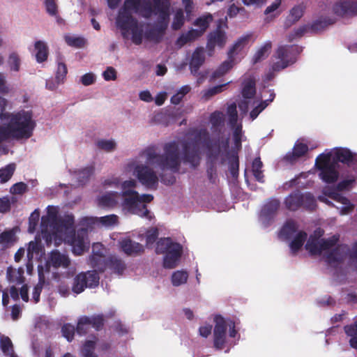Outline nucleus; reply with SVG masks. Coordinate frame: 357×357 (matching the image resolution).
I'll list each match as a JSON object with an SVG mask.
<instances>
[{"mask_svg": "<svg viewBox=\"0 0 357 357\" xmlns=\"http://www.w3.org/2000/svg\"><path fill=\"white\" fill-rule=\"evenodd\" d=\"M202 142L207 151V157L210 160L207 162L206 174L209 181L214 184L218 179L215 161L218 158L222 149L227 151L229 146V138L211 139L208 130L202 128L197 130L192 140L183 144V161L189 164L192 168L197 167L201 161L199 144Z\"/></svg>", "mask_w": 357, "mask_h": 357, "instance_id": "nucleus-1", "label": "nucleus"}, {"mask_svg": "<svg viewBox=\"0 0 357 357\" xmlns=\"http://www.w3.org/2000/svg\"><path fill=\"white\" fill-rule=\"evenodd\" d=\"M5 106L3 105L1 108L0 119H9V122L3 125L8 139L20 140L30 138L36 126L32 112L20 110L16 113H4Z\"/></svg>", "mask_w": 357, "mask_h": 357, "instance_id": "nucleus-2", "label": "nucleus"}, {"mask_svg": "<svg viewBox=\"0 0 357 357\" xmlns=\"http://www.w3.org/2000/svg\"><path fill=\"white\" fill-rule=\"evenodd\" d=\"M165 153L159 155L155 147H148L143 151L146 156V162L149 164H157L162 169H170L172 172H178L180 168V158L178 146L176 142L165 144L164 146Z\"/></svg>", "mask_w": 357, "mask_h": 357, "instance_id": "nucleus-3", "label": "nucleus"}, {"mask_svg": "<svg viewBox=\"0 0 357 357\" xmlns=\"http://www.w3.org/2000/svg\"><path fill=\"white\" fill-rule=\"evenodd\" d=\"M121 195L123 198L121 206L123 210L141 218L151 220L152 215L146 204L150 203L153 199L152 195H139L137 191L126 190L122 191Z\"/></svg>", "mask_w": 357, "mask_h": 357, "instance_id": "nucleus-4", "label": "nucleus"}, {"mask_svg": "<svg viewBox=\"0 0 357 357\" xmlns=\"http://www.w3.org/2000/svg\"><path fill=\"white\" fill-rule=\"evenodd\" d=\"M116 25L120 29L124 39H128L130 33L132 42L135 45L142 44L143 29L139 26L138 20L132 16V12L119 9L116 18Z\"/></svg>", "mask_w": 357, "mask_h": 357, "instance_id": "nucleus-5", "label": "nucleus"}, {"mask_svg": "<svg viewBox=\"0 0 357 357\" xmlns=\"http://www.w3.org/2000/svg\"><path fill=\"white\" fill-rule=\"evenodd\" d=\"M155 252L165 254L163 266L172 269L177 266L183 253V247L180 243L173 242L170 238H162L156 243Z\"/></svg>", "mask_w": 357, "mask_h": 357, "instance_id": "nucleus-6", "label": "nucleus"}, {"mask_svg": "<svg viewBox=\"0 0 357 357\" xmlns=\"http://www.w3.org/2000/svg\"><path fill=\"white\" fill-rule=\"evenodd\" d=\"M315 166L319 171L320 178L326 183H335L339 177L335 162H332V152L319 155L315 160Z\"/></svg>", "mask_w": 357, "mask_h": 357, "instance_id": "nucleus-7", "label": "nucleus"}, {"mask_svg": "<svg viewBox=\"0 0 357 357\" xmlns=\"http://www.w3.org/2000/svg\"><path fill=\"white\" fill-rule=\"evenodd\" d=\"M285 207L291 211H296L303 207L306 210L313 211L317 207L314 197L310 192L302 193L296 190L290 193L284 199Z\"/></svg>", "mask_w": 357, "mask_h": 357, "instance_id": "nucleus-8", "label": "nucleus"}, {"mask_svg": "<svg viewBox=\"0 0 357 357\" xmlns=\"http://www.w3.org/2000/svg\"><path fill=\"white\" fill-rule=\"evenodd\" d=\"M299 54L297 45H282L278 47L273 57L278 59L273 62L271 69L273 72H279L294 63Z\"/></svg>", "mask_w": 357, "mask_h": 357, "instance_id": "nucleus-9", "label": "nucleus"}, {"mask_svg": "<svg viewBox=\"0 0 357 357\" xmlns=\"http://www.w3.org/2000/svg\"><path fill=\"white\" fill-rule=\"evenodd\" d=\"M319 236L321 234L318 236L311 235L305 244V248L311 255H321L323 251L334 247L339 241L338 235L321 239H319Z\"/></svg>", "mask_w": 357, "mask_h": 357, "instance_id": "nucleus-10", "label": "nucleus"}, {"mask_svg": "<svg viewBox=\"0 0 357 357\" xmlns=\"http://www.w3.org/2000/svg\"><path fill=\"white\" fill-rule=\"evenodd\" d=\"M99 275L95 271L80 273L74 278L73 291L80 294L87 287L94 288L99 284Z\"/></svg>", "mask_w": 357, "mask_h": 357, "instance_id": "nucleus-11", "label": "nucleus"}, {"mask_svg": "<svg viewBox=\"0 0 357 357\" xmlns=\"http://www.w3.org/2000/svg\"><path fill=\"white\" fill-rule=\"evenodd\" d=\"M250 36H245L238 38L228 52L230 61H224L212 74L213 79L219 78L225 75L232 68V58L234 54H237L248 43Z\"/></svg>", "mask_w": 357, "mask_h": 357, "instance_id": "nucleus-12", "label": "nucleus"}, {"mask_svg": "<svg viewBox=\"0 0 357 357\" xmlns=\"http://www.w3.org/2000/svg\"><path fill=\"white\" fill-rule=\"evenodd\" d=\"M134 173L143 185L148 188H156L158 177L153 169L146 165H137L134 169Z\"/></svg>", "mask_w": 357, "mask_h": 357, "instance_id": "nucleus-13", "label": "nucleus"}, {"mask_svg": "<svg viewBox=\"0 0 357 357\" xmlns=\"http://www.w3.org/2000/svg\"><path fill=\"white\" fill-rule=\"evenodd\" d=\"M120 9L133 11L146 19L150 18L153 14L152 3L150 0H125Z\"/></svg>", "mask_w": 357, "mask_h": 357, "instance_id": "nucleus-14", "label": "nucleus"}, {"mask_svg": "<svg viewBox=\"0 0 357 357\" xmlns=\"http://www.w3.org/2000/svg\"><path fill=\"white\" fill-rule=\"evenodd\" d=\"M214 321L215 324L213 330V344L214 347L220 350L224 348L225 344L227 326L221 315H216Z\"/></svg>", "mask_w": 357, "mask_h": 357, "instance_id": "nucleus-15", "label": "nucleus"}, {"mask_svg": "<svg viewBox=\"0 0 357 357\" xmlns=\"http://www.w3.org/2000/svg\"><path fill=\"white\" fill-rule=\"evenodd\" d=\"M349 251L348 245H338L326 255L325 260L330 265L341 264L348 256Z\"/></svg>", "mask_w": 357, "mask_h": 357, "instance_id": "nucleus-16", "label": "nucleus"}, {"mask_svg": "<svg viewBox=\"0 0 357 357\" xmlns=\"http://www.w3.org/2000/svg\"><path fill=\"white\" fill-rule=\"evenodd\" d=\"M86 240L87 231L86 229H79L77 233L74 234L71 245L75 255H81L89 248V242Z\"/></svg>", "mask_w": 357, "mask_h": 357, "instance_id": "nucleus-17", "label": "nucleus"}, {"mask_svg": "<svg viewBox=\"0 0 357 357\" xmlns=\"http://www.w3.org/2000/svg\"><path fill=\"white\" fill-rule=\"evenodd\" d=\"M333 10L339 16L357 15V1H340L333 6Z\"/></svg>", "mask_w": 357, "mask_h": 357, "instance_id": "nucleus-18", "label": "nucleus"}, {"mask_svg": "<svg viewBox=\"0 0 357 357\" xmlns=\"http://www.w3.org/2000/svg\"><path fill=\"white\" fill-rule=\"evenodd\" d=\"M167 25L168 21H165L158 19V22L156 26L153 28L147 30L145 32V38L147 40L153 41L155 43H160L164 36L165 30L167 28Z\"/></svg>", "mask_w": 357, "mask_h": 357, "instance_id": "nucleus-19", "label": "nucleus"}, {"mask_svg": "<svg viewBox=\"0 0 357 357\" xmlns=\"http://www.w3.org/2000/svg\"><path fill=\"white\" fill-rule=\"evenodd\" d=\"M227 41V36L224 31L218 27L208 36L206 47L209 52H213L215 47H223Z\"/></svg>", "mask_w": 357, "mask_h": 357, "instance_id": "nucleus-20", "label": "nucleus"}, {"mask_svg": "<svg viewBox=\"0 0 357 357\" xmlns=\"http://www.w3.org/2000/svg\"><path fill=\"white\" fill-rule=\"evenodd\" d=\"M120 247L128 256H138L144 252V246L141 243L129 238H126L120 241Z\"/></svg>", "mask_w": 357, "mask_h": 357, "instance_id": "nucleus-21", "label": "nucleus"}, {"mask_svg": "<svg viewBox=\"0 0 357 357\" xmlns=\"http://www.w3.org/2000/svg\"><path fill=\"white\" fill-rule=\"evenodd\" d=\"M105 257V248L100 243H96L92 246V255L90 257L91 265L97 268L100 272H104L105 268L101 267V261Z\"/></svg>", "mask_w": 357, "mask_h": 357, "instance_id": "nucleus-22", "label": "nucleus"}, {"mask_svg": "<svg viewBox=\"0 0 357 357\" xmlns=\"http://www.w3.org/2000/svg\"><path fill=\"white\" fill-rule=\"evenodd\" d=\"M308 146L303 143H296L291 152H288L283 158V160L293 165L296 163L299 158L304 156L308 152Z\"/></svg>", "mask_w": 357, "mask_h": 357, "instance_id": "nucleus-23", "label": "nucleus"}, {"mask_svg": "<svg viewBox=\"0 0 357 357\" xmlns=\"http://www.w3.org/2000/svg\"><path fill=\"white\" fill-rule=\"evenodd\" d=\"M205 61L204 49L202 47H197L193 52L190 61V69L193 75H197L200 67Z\"/></svg>", "mask_w": 357, "mask_h": 357, "instance_id": "nucleus-24", "label": "nucleus"}, {"mask_svg": "<svg viewBox=\"0 0 357 357\" xmlns=\"http://www.w3.org/2000/svg\"><path fill=\"white\" fill-rule=\"evenodd\" d=\"M101 267L107 266L114 273L121 275L126 268V264L124 261L116 256H109L107 258L105 262V265Z\"/></svg>", "mask_w": 357, "mask_h": 357, "instance_id": "nucleus-25", "label": "nucleus"}, {"mask_svg": "<svg viewBox=\"0 0 357 357\" xmlns=\"http://www.w3.org/2000/svg\"><path fill=\"white\" fill-rule=\"evenodd\" d=\"M120 194L118 192H109L98 198V205L103 208H113L119 202Z\"/></svg>", "mask_w": 357, "mask_h": 357, "instance_id": "nucleus-26", "label": "nucleus"}, {"mask_svg": "<svg viewBox=\"0 0 357 357\" xmlns=\"http://www.w3.org/2000/svg\"><path fill=\"white\" fill-rule=\"evenodd\" d=\"M280 205V202L278 199H270L262 207L260 217L265 220H271L278 211Z\"/></svg>", "mask_w": 357, "mask_h": 357, "instance_id": "nucleus-27", "label": "nucleus"}, {"mask_svg": "<svg viewBox=\"0 0 357 357\" xmlns=\"http://www.w3.org/2000/svg\"><path fill=\"white\" fill-rule=\"evenodd\" d=\"M241 94L245 99H251L256 94V79L254 76L248 75L242 82Z\"/></svg>", "mask_w": 357, "mask_h": 357, "instance_id": "nucleus-28", "label": "nucleus"}, {"mask_svg": "<svg viewBox=\"0 0 357 357\" xmlns=\"http://www.w3.org/2000/svg\"><path fill=\"white\" fill-rule=\"evenodd\" d=\"M47 264H51L54 268H68L70 264L67 255L61 254L59 250H52L50 253Z\"/></svg>", "mask_w": 357, "mask_h": 357, "instance_id": "nucleus-29", "label": "nucleus"}, {"mask_svg": "<svg viewBox=\"0 0 357 357\" xmlns=\"http://www.w3.org/2000/svg\"><path fill=\"white\" fill-rule=\"evenodd\" d=\"M353 160V153L347 148H335L333 153H332V162H335V165H337L338 162L348 164L352 162Z\"/></svg>", "mask_w": 357, "mask_h": 357, "instance_id": "nucleus-30", "label": "nucleus"}, {"mask_svg": "<svg viewBox=\"0 0 357 357\" xmlns=\"http://www.w3.org/2000/svg\"><path fill=\"white\" fill-rule=\"evenodd\" d=\"M153 13H159V20L168 21L169 3L168 0H153Z\"/></svg>", "mask_w": 357, "mask_h": 357, "instance_id": "nucleus-31", "label": "nucleus"}, {"mask_svg": "<svg viewBox=\"0 0 357 357\" xmlns=\"http://www.w3.org/2000/svg\"><path fill=\"white\" fill-rule=\"evenodd\" d=\"M24 268L20 267L17 269L8 266L6 271V278L10 283L17 284H22L24 281Z\"/></svg>", "mask_w": 357, "mask_h": 357, "instance_id": "nucleus-32", "label": "nucleus"}, {"mask_svg": "<svg viewBox=\"0 0 357 357\" xmlns=\"http://www.w3.org/2000/svg\"><path fill=\"white\" fill-rule=\"evenodd\" d=\"M202 36L201 31L198 29H192L185 33H182L176 40V45L178 47H182L188 43L193 42Z\"/></svg>", "mask_w": 357, "mask_h": 357, "instance_id": "nucleus-33", "label": "nucleus"}, {"mask_svg": "<svg viewBox=\"0 0 357 357\" xmlns=\"http://www.w3.org/2000/svg\"><path fill=\"white\" fill-rule=\"evenodd\" d=\"M297 229V223L293 220H288L282 226L280 236L285 240H289L294 236Z\"/></svg>", "mask_w": 357, "mask_h": 357, "instance_id": "nucleus-34", "label": "nucleus"}, {"mask_svg": "<svg viewBox=\"0 0 357 357\" xmlns=\"http://www.w3.org/2000/svg\"><path fill=\"white\" fill-rule=\"evenodd\" d=\"M36 50V59L38 63H43L47 59L48 57V47L47 44L42 41L38 40L34 45Z\"/></svg>", "mask_w": 357, "mask_h": 357, "instance_id": "nucleus-35", "label": "nucleus"}, {"mask_svg": "<svg viewBox=\"0 0 357 357\" xmlns=\"http://www.w3.org/2000/svg\"><path fill=\"white\" fill-rule=\"evenodd\" d=\"M307 234L304 231H298L289 244L294 254H296L303 245L307 239Z\"/></svg>", "mask_w": 357, "mask_h": 357, "instance_id": "nucleus-36", "label": "nucleus"}, {"mask_svg": "<svg viewBox=\"0 0 357 357\" xmlns=\"http://www.w3.org/2000/svg\"><path fill=\"white\" fill-rule=\"evenodd\" d=\"M335 22L334 19L330 17H320L315 20L310 26V29L314 32L323 31L328 25L333 24Z\"/></svg>", "mask_w": 357, "mask_h": 357, "instance_id": "nucleus-37", "label": "nucleus"}, {"mask_svg": "<svg viewBox=\"0 0 357 357\" xmlns=\"http://www.w3.org/2000/svg\"><path fill=\"white\" fill-rule=\"evenodd\" d=\"M344 330L345 333L351 337L349 340L350 346L357 349V321L353 324L345 326Z\"/></svg>", "mask_w": 357, "mask_h": 357, "instance_id": "nucleus-38", "label": "nucleus"}, {"mask_svg": "<svg viewBox=\"0 0 357 357\" xmlns=\"http://www.w3.org/2000/svg\"><path fill=\"white\" fill-rule=\"evenodd\" d=\"M45 283V278L43 272V268H41V270H38V282L34 287L33 291V300L35 303H38L40 301V296Z\"/></svg>", "mask_w": 357, "mask_h": 357, "instance_id": "nucleus-39", "label": "nucleus"}, {"mask_svg": "<svg viewBox=\"0 0 357 357\" xmlns=\"http://www.w3.org/2000/svg\"><path fill=\"white\" fill-rule=\"evenodd\" d=\"M262 167L263 163L260 158H255L252 164V174L255 179L260 183L264 182V176L261 170Z\"/></svg>", "mask_w": 357, "mask_h": 357, "instance_id": "nucleus-40", "label": "nucleus"}, {"mask_svg": "<svg viewBox=\"0 0 357 357\" xmlns=\"http://www.w3.org/2000/svg\"><path fill=\"white\" fill-rule=\"evenodd\" d=\"M305 7L302 5H298L293 7L287 17V22H289V25L298 22L303 15Z\"/></svg>", "mask_w": 357, "mask_h": 357, "instance_id": "nucleus-41", "label": "nucleus"}, {"mask_svg": "<svg viewBox=\"0 0 357 357\" xmlns=\"http://www.w3.org/2000/svg\"><path fill=\"white\" fill-rule=\"evenodd\" d=\"M229 169L233 177L238 176L239 160L237 152L232 151L229 157Z\"/></svg>", "mask_w": 357, "mask_h": 357, "instance_id": "nucleus-42", "label": "nucleus"}, {"mask_svg": "<svg viewBox=\"0 0 357 357\" xmlns=\"http://www.w3.org/2000/svg\"><path fill=\"white\" fill-rule=\"evenodd\" d=\"M271 47L272 43L271 41L265 43V44L261 47H260L254 55V63H257L260 61L264 59L266 57H267L268 55V52L271 49Z\"/></svg>", "mask_w": 357, "mask_h": 357, "instance_id": "nucleus-43", "label": "nucleus"}, {"mask_svg": "<svg viewBox=\"0 0 357 357\" xmlns=\"http://www.w3.org/2000/svg\"><path fill=\"white\" fill-rule=\"evenodd\" d=\"M213 17L211 14H208L206 15H203L198 17L194 22V25L199 26V29L198 31H201L202 36L204 33V32L208 29L210 22L212 21Z\"/></svg>", "mask_w": 357, "mask_h": 357, "instance_id": "nucleus-44", "label": "nucleus"}, {"mask_svg": "<svg viewBox=\"0 0 357 357\" xmlns=\"http://www.w3.org/2000/svg\"><path fill=\"white\" fill-rule=\"evenodd\" d=\"M188 278V273L185 271H177L172 275V283L174 286L178 287L185 284Z\"/></svg>", "mask_w": 357, "mask_h": 357, "instance_id": "nucleus-45", "label": "nucleus"}, {"mask_svg": "<svg viewBox=\"0 0 357 357\" xmlns=\"http://www.w3.org/2000/svg\"><path fill=\"white\" fill-rule=\"evenodd\" d=\"M90 327L89 317L83 316L81 317L78 320L76 326V331L80 335H86L89 332Z\"/></svg>", "mask_w": 357, "mask_h": 357, "instance_id": "nucleus-46", "label": "nucleus"}, {"mask_svg": "<svg viewBox=\"0 0 357 357\" xmlns=\"http://www.w3.org/2000/svg\"><path fill=\"white\" fill-rule=\"evenodd\" d=\"M15 169V164H9L4 168L0 169V178L1 183H3L10 180L14 174Z\"/></svg>", "mask_w": 357, "mask_h": 357, "instance_id": "nucleus-47", "label": "nucleus"}, {"mask_svg": "<svg viewBox=\"0 0 357 357\" xmlns=\"http://www.w3.org/2000/svg\"><path fill=\"white\" fill-rule=\"evenodd\" d=\"M224 121V114L221 112L215 111L210 116V122L212 125V128L215 130L223 126Z\"/></svg>", "mask_w": 357, "mask_h": 357, "instance_id": "nucleus-48", "label": "nucleus"}, {"mask_svg": "<svg viewBox=\"0 0 357 357\" xmlns=\"http://www.w3.org/2000/svg\"><path fill=\"white\" fill-rule=\"evenodd\" d=\"M68 73L66 65L61 61H57V68L56 71L55 79L57 83H63Z\"/></svg>", "mask_w": 357, "mask_h": 357, "instance_id": "nucleus-49", "label": "nucleus"}, {"mask_svg": "<svg viewBox=\"0 0 357 357\" xmlns=\"http://www.w3.org/2000/svg\"><path fill=\"white\" fill-rule=\"evenodd\" d=\"M65 41L69 46L76 48L84 47L86 45L85 38L79 36H66Z\"/></svg>", "mask_w": 357, "mask_h": 357, "instance_id": "nucleus-50", "label": "nucleus"}, {"mask_svg": "<svg viewBox=\"0 0 357 357\" xmlns=\"http://www.w3.org/2000/svg\"><path fill=\"white\" fill-rule=\"evenodd\" d=\"M185 22L183 12L182 10H178L174 17L172 24V28L174 31L181 29Z\"/></svg>", "mask_w": 357, "mask_h": 357, "instance_id": "nucleus-51", "label": "nucleus"}, {"mask_svg": "<svg viewBox=\"0 0 357 357\" xmlns=\"http://www.w3.org/2000/svg\"><path fill=\"white\" fill-rule=\"evenodd\" d=\"M105 319L102 314H96L89 317V326L94 328L97 331H100L104 326Z\"/></svg>", "mask_w": 357, "mask_h": 357, "instance_id": "nucleus-52", "label": "nucleus"}, {"mask_svg": "<svg viewBox=\"0 0 357 357\" xmlns=\"http://www.w3.org/2000/svg\"><path fill=\"white\" fill-rule=\"evenodd\" d=\"M227 113L229 116V121L231 126H234L238 121V112L235 102L231 103L227 109Z\"/></svg>", "mask_w": 357, "mask_h": 357, "instance_id": "nucleus-53", "label": "nucleus"}, {"mask_svg": "<svg viewBox=\"0 0 357 357\" xmlns=\"http://www.w3.org/2000/svg\"><path fill=\"white\" fill-rule=\"evenodd\" d=\"M97 146L107 152H110L116 149V144L112 139H101L97 142Z\"/></svg>", "mask_w": 357, "mask_h": 357, "instance_id": "nucleus-54", "label": "nucleus"}, {"mask_svg": "<svg viewBox=\"0 0 357 357\" xmlns=\"http://www.w3.org/2000/svg\"><path fill=\"white\" fill-rule=\"evenodd\" d=\"M1 347L4 354H10L11 357H14L13 343L8 337H3L1 339Z\"/></svg>", "mask_w": 357, "mask_h": 357, "instance_id": "nucleus-55", "label": "nucleus"}, {"mask_svg": "<svg viewBox=\"0 0 357 357\" xmlns=\"http://www.w3.org/2000/svg\"><path fill=\"white\" fill-rule=\"evenodd\" d=\"M75 330L76 328L72 324H65L61 328L62 335L68 342H71L74 338Z\"/></svg>", "mask_w": 357, "mask_h": 357, "instance_id": "nucleus-56", "label": "nucleus"}, {"mask_svg": "<svg viewBox=\"0 0 357 357\" xmlns=\"http://www.w3.org/2000/svg\"><path fill=\"white\" fill-rule=\"evenodd\" d=\"M94 168L92 166L84 167L78 172V180L81 183H85L93 174Z\"/></svg>", "mask_w": 357, "mask_h": 357, "instance_id": "nucleus-57", "label": "nucleus"}, {"mask_svg": "<svg viewBox=\"0 0 357 357\" xmlns=\"http://www.w3.org/2000/svg\"><path fill=\"white\" fill-rule=\"evenodd\" d=\"M8 65L11 70L19 71L20 66V59L17 54L13 52L10 54L8 60Z\"/></svg>", "mask_w": 357, "mask_h": 357, "instance_id": "nucleus-58", "label": "nucleus"}, {"mask_svg": "<svg viewBox=\"0 0 357 357\" xmlns=\"http://www.w3.org/2000/svg\"><path fill=\"white\" fill-rule=\"evenodd\" d=\"M40 218V211L38 209H35L30 215L29 218V230L33 232L38 225Z\"/></svg>", "mask_w": 357, "mask_h": 357, "instance_id": "nucleus-59", "label": "nucleus"}, {"mask_svg": "<svg viewBox=\"0 0 357 357\" xmlns=\"http://www.w3.org/2000/svg\"><path fill=\"white\" fill-rule=\"evenodd\" d=\"M158 229L155 227H153L148 230L146 234V243L147 245L153 244L158 237Z\"/></svg>", "mask_w": 357, "mask_h": 357, "instance_id": "nucleus-60", "label": "nucleus"}, {"mask_svg": "<svg viewBox=\"0 0 357 357\" xmlns=\"http://www.w3.org/2000/svg\"><path fill=\"white\" fill-rule=\"evenodd\" d=\"M27 190L28 185L23 182H19L12 185L10 192L13 195H23Z\"/></svg>", "mask_w": 357, "mask_h": 357, "instance_id": "nucleus-61", "label": "nucleus"}, {"mask_svg": "<svg viewBox=\"0 0 357 357\" xmlns=\"http://www.w3.org/2000/svg\"><path fill=\"white\" fill-rule=\"evenodd\" d=\"M45 6L47 13L51 16H57L58 6L55 0H45Z\"/></svg>", "mask_w": 357, "mask_h": 357, "instance_id": "nucleus-62", "label": "nucleus"}, {"mask_svg": "<svg viewBox=\"0 0 357 357\" xmlns=\"http://www.w3.org/2000/svg\"><path fill=\"white\" fill-rule=\"evenodd\" d=\"M268 105L266 101H261L257 106L252 109L250 113V117L252 120H255L258 115Z\"/></svg>", "mask_w": 357, "mask_h": 357, "instance_id": "nucleus-63", "label": "nucleus"}, {"mask_svg": "<svg viewBox=\"0 0 357 357\" xmlns=\"http://www.w3.org/2000/svg\"><path fill=\"white\" fill-rule=\"evenodd\" d=\"M100 222L105 226H112L118 222V216L112 214L100 218Z\"/></svg>", "mask_w": 357, "mask_h": 357, "instance_id": "nucleus-64", "label": "nucleus"}]
</instances>
